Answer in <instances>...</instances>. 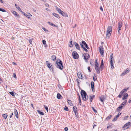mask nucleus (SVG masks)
Listing matches in <instances>:
<instances>
[{
    "instance_id": "obj_51",
    "label": "nucleus",
    "mask_w": 131,
    "mask_h": 131,
    "mask_svg": "<svg viewBox=\"0 0 131 131\" xmlns=\"http://www.w3.org/2000/svg\"><path fill=\"white\" fill-rule=\"evenodd\" d=\"M64 130L65 131H67L68 130V128L67 127H66L64 128Z\"/></svg>"
},
{
    "instance_id": "obj_24",
    "label": "nucleus",
    "mask_w": 131,
    "mask_h": 131,
    "mask_svg": "<svg viewBox=\"0 0 131 131\" xmlns=\"http://www.w3.org/2000/svg\"><path fill=\"white\" fill-rule=\"evenodd\" d=\"M110 63L111 65V68L112 69H113L114 68V67L113 66V62H110Z\"/></svg>"
},
{
    "instance_id": "obj_37",
    "label": "nucleus",
    "mask_w": 131,
    "mask_h": 131,
    "mask_svg": "<svg viewBox=\"0 0 131 131\" xmlns=\"http://www.w3.org/2000/svg\"><path fill=\"white\" fill-rule=\"evenodd\" d=\"M10 94L13 96H15V93L13 91H12L11 92H9Z\"/></svg>"
},
{
    "instance_id": "obj_44",
    "label": "nucleus",
    "mask_w": 131,
    "mask_h": 131,
    "mask_svg": "<svg viewBox=\"0 0 131 131\" xmlns=\"http://www.w3.org/2000/svg\"><path fill=\"white\" fill-rule=\"evenodd\" d=\"M0 11H2L3 12H4L6 11L4 9L1 8H0Z\"/></svg>"
},
{
    "instance_id": "obj_41",
    "label": "nucleus",
    "mask_w": 131,
    "mask_h": 131,
    "mask_svg": "<svg viewBox=\"0 0 131 131\" xmlns=\"http://www.w3.org/2000/svg\"><path fill=\"white\" fill-rule=\"evenodd\" d=\"M96 75H94V76L93 79L94 81H96L97 78H96L95 79V78L96 77Z\"/></svg>"
},
{
    "instance_id": "obj_28",
    "label": "nucleus",
    "mask_w": 131,
    "mask_h": 131,
    "mask_svg": "<svg viewBox=\"0 0 131 131\" xmlns=\"http://www.w3.org/2000/svg\"><path fill=\"white\" fill-rule=\"evenodd\" d=\"M69 45L70 47H72L73 46V43H72V41H71L69 43Z\"/></svg>"
},
{
    "instance_id": "obj_13",
    "label": "nucleus",
    "mask_w": 131,
    "mask_h": 131,
    "mask_svg": "<svg viewBox=\"0 0 131 131\" xmlns=\"http://www.w3.org/2000/svg\"><path fill=\"white\" fill-rule=\"evenodd\" d=\"M95 97V95H90V97H89V99L90 100L91 102H92V100Z\"/></svg>"
},
{
    "instance_id": "obj_58",
    "label": "nucleus",
    "mask_w": 131,
    "mask_h": 131,
    "mask_svg": "<svg viewBox=\"0 0 131 131\" xmlns=\"http://www.w3.org/2000/svg\"><path fill=\"white\" fill-rule=\"evenodd\" d=\"M79 103L80 104V105H81V99H79Z\"/></svg>"
},
{
    "instance_id": "obj_3",
    "label": "nucleus",
    "mask_w": 131,
    "mask_h": 131,
    "mask_svg": "<svg viewBox=\"0 0 131 131\" xmlns=\"http://www.w3.org/2000/svg\"><path fill=\"white\" fill-rule=\"evenodd\" d=\"M112 31V27L111 26H108L107 29L106 36L109 38L111 35Z\"/></svg>"
},
{
    "instance_id": "obj_16",
    "label": "nucleus",
    "mask_w": 131,
    "mask_h": 131,
    "mask_svg": "<svg viewBox=\"0 0 131 131\" xmlns=\"http://www.w3.org/2000/svg\"><path fill=\"white\" fill-rule=\"evenodd\" d=\"M95 69L96 70V71L97 72L98 74H99L100 73V69L98 67H95Z\"/></svg>"
},
{
    "instance_id": "obj_22",
    "label": "nucleus",
    "mask_w": 131,
    "mask_h": 131,
    "mask_svg": "<svg viewBox=\"0 0 131 131\" xmlns=\"http://www.w3.org/2000/svg\"><path fill=\"white\" fill-rule=\"evenodd\" d=\"M77 74L78 77L79 78L81 79L82 78V76L80 73L78 72Z\"/></svg>"
},
{
    "instance_id": "obj_64",
    "label": "nucleus",
    "mask_w": 131,
    "mask_h": 131,
    "mask_svg": "<svg viewBox=\"0 0 131 131\" xmlns=\"http://www.w3.org/2000/svg\"><path fill=\"white\" fill-rule=\"evenodd\" d=\"M128 117L127 116H125L124 117V120H125V119H126Z\"/></svg>"
},
{
    "instance_id": "obj_12",
    "label": "nucleus",
    "mask_w": 131,
    "mask_h": 131,
    "mask_svg": "<svg viewBox=\"0 0 131 131\" xmlns=\"http://www.w3.org/2000/svg\"><path fill=\"white\" fill-rule=\"evenodd\" d=\"M91 88L93 92L94 91V83L92 81L91 83Z\"/></svg>"
},
{
    "instance_id": "obj_60",
    "label": "nucleus",
    "mask_w": 131,
    "mask_h": 131,
    "mask_svg": "<svg viewBox=\"0 0 131 131\" xmlns=\"http://www.w3.org/2000/svg\"><path fill=\"white\" fill-rule=\"evenodd\" d=\"M20 12H21L24 15H25V13L24 12H23L21 10V11H20Z\"/></svg>"
},
{
    "instance_id": "obj_52",
    "label": "nucleus",
    "mask_w": 131,
    "mask_h": 131,
    "mask_svg": "<svg viewBox=\"0 0 131 131\" xmlns=\"http://www.w3.org/2000/svg\"><path fill=\"white\" fill-rule=\"evenodd\" d=\"M92 110H93V111H94V112H97V111H96V110H95L94 108V107H92Z\"/></svg>"
},
{
    "instance_id": "obj_30",
    "label": "nucleus",
    "mask_w": 131,
    "mask_h": 131,
    "mask_svg": "<svg viewBox=\"0 0 131 131\" xmlns=\"http://www.w3.org/2000/svg\"><path fill=\"white\" fill-rule=\"evenodd\" d=\"M37 111L39 114L42 115H44V113L43 112H42L41 111L39 110H37Z\"/></svg>"
},
{
    "instance_id": "obj_29",
    "label": "nucleus",
    "mask_w": 131,
    "mask_h": 131,
    "mask_svg": "<svg viewBox=\"0 0 131 131\" xmlns=\"http://www.w3.org/2000/svg\"><path fill=\"white\" fill-rule=\"evenodd\" d=\"M127 102V100H125L124 101L121 105L122 106H124Z\"/></svg>"
},
{
    "instance_id": "obj_14",
    "label": "nucleus",
    "mask_w": 131,
    "mask_h": 131,
    "mask_svg": "<svg viewBox=\"0 0 131 131\" xmlns=\"http://www.w3.org/2000/svg\"><path fill=\"white\" fill-rule=\"evenodd\" d=\"M74 44L75 46V47L76 49H77L78 50H80V46L79 44L75 42H74Z\"/></svg>"
},
{
    "instance_id": "obj_61",
    "label": "nucleus",
    "mask_w": 131,
    "mask_h": 131,
    "mask_svg": "<svg viewBox=\"0 0 131 131\" xmlns=\"http://www.w3.org/2000/svg\"><path fill=\"white\" fill-rule=\"evenodd\" d=\"M131 102V98L129 99V100L128 101V103H130Z\"/></svg>"
},
{
    "instance_id": "obj_31",
    "label": "nucleus",
    "mask_w": 131,
    "mask_h": 131,
    "mask_svg": "<svg viewBox=\"0 0 131 131\" xmlns=\"http://www.w3.org/2000/svg\"><path fill=\"white\" fill-rule=\"evenodd\" d=\"M130 122H128L126 124L123 126V128H125L126 126H128L129 125H130Z\"/></svg>"
},
{
    "instance_id": "obj_45",
    "label": "nucleus",
    "mask_w": 131,
    "mask_h": 131,
    "mask_svg": "<svg viewBox=\"0 0 131 131\" xmlns=\"http://www.w3.org/2000/svg\"><path fill=\"white\" fill-rule=\"evenodd\" d=\"M83 49L85 50L86 52H88V50L85 48V47L82 48Z\"/></svg>"
},
{
    "instance_id": "obj_34",
    "label": "nucleus",
    "mask_w": 131,
    "mask_h": 131,
    "mask_svg": "<svg viewBox=\"0 0 131 131\" xmlns=\"http://www.w3.org/2000/svg\"><path fill=\"white\" fill-rule=\"evenodd\" d=\"M26 17L28 18H29L30 17H29V16H32V15L30 13H29V15H27L26 14H25V15H24Z\"/></svg>"
},
{
    "instance_id": "obj_8",
    "label": "nucleus",
    "mask_w": 131,
    "mask_h": 131,
    "mask_svg": "<svg viewBox=\"0 0 131 131\" xmlns=\"http://www.w3.org/2000/svg\"><path fill=\"white\" fill-rule=\"evenodd\" d=\"M46 64L47 65V66L49 69L50 70H51L52 71H53V68L52 67V64L50 63L48 61H46Z\"/></svg>"
},
{
    "instance_id": "obj_9",
    "label": "nucleus",
    "mask_w": 131,
    "mask_h": 131,
    "mask_svg": "<svg viewBox=\"0 0 131 131\" xmlns=\"http://www.w3.org/2000/svg\"><path fill=\"white\" fill-rule=\"evenodd\" d=\"M72 55L73 58L74 59H78L79 57L78 54L76 51H73L72 53Z\"/></svg>"
},
{
    "instance_id": "obj_26",
    "label": "nucleus",
    "mask_w": 131,
    "mask_h": 131,
    "mask_svg": "<svg viewBox=\"0 0 131 131\" xmlns=\"http://www.w3.org/2000/svg\"><path fill=\"white\" fill-rule=\"evenodd\" d=\"M123 107V106L121 105L119 107L117 108V110L118 111H120V109H122Z\"/></svg>"
},
{
    "instance_id": "obj_7",
    "label": "nucleus",
    "mask_w": 131,
    "mask_h": 131,
    "mask_svg": "<svg viewBox=\"0 0 131 131\" xmlns=\"http://www.w3.org/2000/svg\"><path fill=\"white\" fill-rule=\"evenodd\" d=\"M122 26V23L121 22H119L118 23V34H121V28Z\"/></svg>"
},
{
    "instance_id": "obj_10",
    "label": "nucleus",
    "mask_w": 131,
    "mask_h": 131,
    "mask_svg": "<svg viewBox=\"0 0 131 131\" xmlns=\"http://www.w3.org/2000/svg\"><path fill=\"white\" fill-rule=\"evenodd\" d=\"M129 72V70L128 69H127L126 70L124 71L122 73L121 75V76H123Z\"/></svg>"
},
{
    "instance_id": "obj_27",
    "label": "nucleus",
    "mask_w": 131,
    "mask_h": 131,
    "mask_svg": "<svg viewBox=\"0 0 131 131\" xmlns=\"http://www.w3.org/2000/svg\"><path fill=\"white\" fill-rule=\"evenodd\" d=\"M12 13L17 17H18L19 16V15L17 14V13L15 11H13L12 12Z\"/></svg>"
},
{
    "instance_id": "obj_49",
    "label": "nucleus",
    "mask_w": 131,
    "mask_h": 131,
    "mask_svg": "<svg viewBox=\"0 0 131 131\" xmlns=\"http://www.w3.org/2000/svg\"><path fill=\"white\" fill-rule=\"evenodd\" d=\"M101 65H104L103 61V60H102L101 61Z\"/></svg>"
},
{
    "instance_id": "obj_33",
    "label": "nucleus",
    "mask_w": 131,
    "mask_h": 131,
    "mask_svg": "<svg viewBox=\"0 0 131 131\" xmlns=\"http://www.w3.org/2000/svg\"><path fill=\"white\" fill-rule=\"evenodd\" d=\"M15 6L16 7L17 9L19 11H21V9L19 7L17 6L16 4H15Z\"/></svg>"
},
{
    "instance_id": "obj_62",
    "label": "nucleus",
    "mask_w": 131,
    "mask_h": 131,
    "mask_svg": "<svg viewBox=\"0 0 131 131\" xmlns=\"http://www.w3.org/2000/svg\"><path fill=\"white\" fill-rule=\"evenodd\" d=\"M29 42L31 44L32 42V40L31 39H30L29 40Z\"/></svg>"
},
{
    "instance_id": "obj_17",
    "label": "nucleus",
    "mask_w": 131,
    "mask_h": 131,
    "mask_svg": "<svg viewBox=\"0 0 131 131\" xmlns=\"http://www.w3.org/2000/svg\"><path fill=\"white\" fill-rule=\"evenodd\" d=\"M128 96V94L127 93H125L123 97L122 98V100H124L126 99Z\"/></svg>"
},
{
    "instance_id": "obj_50",
    "label": "nucleus",
    "mask_w": 131,
    "mask_h": 131,
    "mask_svg": "<svg viewBox=\"0 0 131 131\" xmlns=\"http://www.w3.org/2000/svg\"><path fill=\"white\" fill-rule=\"evenodd\" d=\"M13 75V77L14 78H17L16 75L15 73H14Z\"/></svg>"
},
{
    "instance_id": "obj_18",
    "label": "nucleus",
    "mask_w": 131,
    "mask_h": 131,
    "mask_svg": "<svg viewBox=\"0 0 131 131\" xmlns=\"http://www.w3.org/2000/svg\"><path fill=\"white\" fill-rule=\"evenodd\" d=\"M114 60L113 58V54L112 53L110 55V62H113V60Z\"/></svg>"
},
{
    "instance_id": "obj_15",
    "label": "nucleus",
    "mask_w": 131,
    "mask_h": 131,
    "mask_svg": "<svg viewBox=\"0 0 131 131\" xmlns=\"http://www.w3.org/2000/svg\"><path fill=\"white\" fill-rule=\"evenodd\" d=\"M14 114L16 116V117L18 118V112L17 111V110L16 109H15L14 110Z\"/></svg>"
},
{
    "instance_id": "obj_4",
    "label": "nucleus",
    "mask_w": 131,
    "mask_h": 131,
    "mask_svg": "<svg viewBox=\"0 0 131 131\" xmlns=\"http://www.w3.org/2000/svg\"><path fill=\"white\" fill-rule=\"evenodd\" d=\"M80 44L81 46V47L82 48L83 47H85L88 49H90L87 44L84 41H82L81 43L80 42Z\"/></svg>"
},
{
    "instance_id": "obj_36",
    "label": "nucleus",
    "mask_w": 131,
    "mask_h": 131,
    "mask_svg": "<svg viewBox=\"0 0 131 131\" xmlns=\"http://www.w3.org/2000/svg\"><path fill=\"white\" fill-rule=\"evenodd\" d=\"M8 115H7V114H5L3 115V117L5 119H6V118L7 117Z\"/></svg>"
},
{
    "instance_id": "obj_40",
    "label": "nucleus",
    "mask_w": 131,
    "mask_h": 131,
    "mask_svg": "<svg viewBox=\"0 0 131 131\" xmlns=\"http://www.w3.org/2000/svg\"><path fill=\"white\" fill-rule=\"evenodd\" d=\"M112 116L111 115H109L106 118V119H107V120H108L109 119H110L112 117Z\"/></svg>"
},
{
    "instance_id": "obj_53",
    "label": "nucleus",
    "mask_w": 131,
    "mask_h": 131,
    "mask_svg": "<svg viewBox=\"0 0 131 131\" xmlns=\"http://www.w3.org/2000/svg\"><path fill=\"white\" fill-rule=\"evenodd\" d=\"M117 119V118H116V117H115L113 119V121H116V120Z\"/></svg>"
},
{
    "instance_id": "obj_35",
    "label": "nucleus",
    "mask_w": 131,
    "mask_h": 131,
    "mask_svg": "<svg viewBox=\"0 0 131 131\" xmlns=\"http://www.w3.org/2000/svg\"><path fill=\"white\" fill-rule=\"evenodd\" d=\"M61 15L65 17H68V15L67 14V13H64V12H63V15Z\"/></svg>"
},
{
    "instance_id": "obj_57",
    "label": "nucleus",
    "mask_w": 131,
    "mask_h": 131,
    "mask_svg": "<svg viewBox=\"0 0 131 131\" xmlns=\"http://www.w3.org/2000/svg\"><path fill=\"white\" fill-rule=\"evenodd\" d=\"M45 5L46 7H48L49 6L48 4L47 3L45 4Z\"/></svg>"
},
{
    "instance_id": "obj_23",
    "label": "nucleus",
    "mask_w": 131,
    "mask_h": 131,
    "mask_svg": "<svg viewBox=\"0 0 131 131\" xmlns=\"http://www.w3.org/2000/svg\"><path fill=\"white\" fill-rule=\"evenodd\" d=\"M77 107L76 106H74L73 107V110L76 115V112H77Z\"/></svg>"
},
{
    "instance_id": "obj_25",
    "label": "nucleus",
    "mask_w": 131,
    "mask_h": 131,
    "mask_svg": "<svg viewBox=\"0 0 131 131\" xmlns=\"http://www.w3.org/2000/svg\"><path fill=\"white\" fill-rule=\"evenodd\" d=\"M48 23L50 25L52 26H53V27H57V26H56V25H54V24L51 23H50V22H49V21H48Z\"/></svg>"
},
{
    "instance_id": "obj_32",
    "label": "nucleus",
    "mask_w": 131,
    "mask_h": 131,
    "mask_svg": "<svg viewBox=\"0 0 131 131\" xmlns=\"http://www.w3.org/2000/svg\"><path fill=\"white\" fill-rule=\"evenodd\" d=\"M56 56L54 55H53L52 56L51 58V59L52 60H56Z\"/></svg>"
},
{
    "instance_id": "obj_5",
    "label": "nucleus",
    "mask_w": 131,
    "mask_h": 131,
    "mask_svg": "<svg viewBox=\"0 0 131 131\" xmlns=\"http://www.w3.org/2000/svg\"><path fill=\"white\" fill-rule=\"evenodd\" d=\"M90 57V55L87 53H84L83 54V58L85 60L86 62Z\"/></svg>"
},
{
    "instance_id": "obj_46",
    "label": "nucleus",
    "mask_w": 131,
    "mask_h": 131,
    "mask_svg": "<svg viewBox=\"0 0 131 131\" xmlns=\"http://www.w3.org/2000/svg\"><path fill=\"white\" fill-rule=\"evenodd\" d=\"M42 43L44 45H45L46 44V42L45 40H43L42 41Z\"/></svg>"
},
{
    "instance_id": "obj_42",
    "label": "nucleus",
    "mask_w": 131,
    "mask_h": 131,
    "mask_svg": "<svg viewBox=\"0 0 131 131\" xmlns=\"http://www.w3.org/2000/svg\"><path fill=\"white\" fill-rule=\"evenodd\" d=\"M44 107H45V108L46 110L47 111V112H48V107L47 106H46L45 105H44Z\"/></svg>"
},
{
    "instance_id": "obj_19",
    "label": "nucleus",
    "mask_w": 131,
    "mask_h": 131,
    "mask_svg": "<svg viewBox=\"0 0 131 131\" xmlns=\"http://www.w3.org/2000/svg\"><path fill=\"white\" fill-rule=\"evenodd\" d=\"M62 97L59 93H58L57 95V98L59 99H61Z\"/></svg>"
},
{
    "instance_id": "obj_47",
    "label": "nucleus",
    "mask_w": 131,
    "mask_h": 131,
    "mask_svg": "<svg viewBox=\"0 0 131 131\" xmlns=\"http://www.w3.org/2000/svg\"><path fill=\"white\" fill-rule=\"evenodd\" d=\"M122 94H121L120 93L119 94V95L118 96V97L119 98H121L122 96Z\"/></svg>"
},
{
    "instance_id": "obj_48",
    "label": "nucleus",
    "mask_w": 131,
    "mask_h": 131,
    "mask_svg": "<svg viewBox=\"0 0 131 131\" xmlns=\"http://www.w3.org/2000/svg\"><path fill=\"white\" fill-rule=\"evenodd\" d=\"M64 109L66 111H68V107H66V106L65 107H64Z\"/></svg>"
},
{
    "instance_id": "obj_55",
    "label": "nucleus",
    "mask_w": 131,
    "mask_h": 131,
    "mask_svg": "<svg viewBox=\"0 0 131 131\" xmlns=\"http://www.w3.org/2000/svg\"><path fill=\"white\" fill-rule=\"evenodd\" d=\"M88 70L89 72H91V71L90 70V67H88Z\"/></svg>"
},
{
    "instance_id": "obj_54",
    "label": "nucleus",
    "mask_w": 131,
    "mask_h": 131,
    "mask_svg": "<svg viewBox=\"0 0 131 131\" xmlns=\"http://www.w3.org/2000/svg\"><path fill=\"white\" fill-rule=\"evenodd\" d=\"M100 9L102 11H103V8L102 7V6H101L100 7Z\"/></svg>"
},
{
    "instance_id": "obj_59",
    "label": "nucleus",
    "mask_w": 131,
    "mask_h": 131,
    "mask_svg": "<svg viewBox=\"0 0 131 131\" xmlns=\"http://www.w3.org/2000/svg\"><path fill=\"white\" fill-rule=\"evenodd\" d=\"M20 12H21L24 15H25V13L24 12H23L21 10V11H20Z\"/></svg>"
},
{
    "instance_id": "obj_63",
    "label": "nucleus",
    "mask_w": 131,
    "mask_h": 131,
    "mask_svg": "<svg viewBox=\"0 0 131 131\" xmlns=\"http://www.w3.org/2000/svg\"><path fill=\"white\" fill-rule=\"evenodd\" d=\"M103 65H101L100 66V68L101 69H102L103 68Z\"/></svg>"
},
{
    "instance_id": "obj_6",
    "label": "nucleus",
    "mask_w": 131,
    "mask_h": 131,
    "mask_svg": "<svg viewBox=\"0 0 131 131\" xmlns=\"http://www.w3.org/2000/svg\"><path fill=\"white\" fill-rule=\"evenodd\" d=\"M99 51L100 52L101 54L102 57H103L104 52V48H103V46H100L99 47Z\"/></svg>"
},
{
    "instance_id": "obj_38",
    "label": "nucleus",
    "mask_w": 131,
    "mask_h": 131,
    "mask_svg": "<svg viewBox=\"0 0 131 131\" xmlns=\"http://www.w3.org/2000/svg\"><path fill=\"white\" fill-rule=\"evenodd\" d=\"M98 63L96 60L95 63V67H98Z\"/></svg>"
},
{
    "instance_id": "obj_43",
    "label": "nucleus",
    "mask_w": 131,
    "mask_h": 131,
    "mask_svg": "<svg viewBox=\"0 0 131 131\" xmlns=\"http://www.w3.org/2000/svg\"><path fill=\"white\" fill-rule=\"evenodd\" d=\"M121 113H120L119 114L118 113V114H117L116 116V118H117H117L119 117V116L121 114Z\"/></svg>"
},
{
    "instance_id": "obj_39",
    "label": "nucleus",
    "mask_w": 131,
    "mask_h": 131,
    "mask_svg": "<svg viewBox=\"0 0 131 131\" xmlns=\"http://www.w3.org/2000/svg\"><path fill=\"white\" fill-rule=\"evenodd\" d=\"M58 11L61 15H63V12L61 9H58Z\"/></svg>"
},
{
    "instance_id": "obj_20",
    "label": "nucleus",
    "mask_w": 131,
    "mask_h": 131,
    "mask_svg": "<svg viewBox=\"0 0 131 131\" xmlns=\"http://www.w3.org/2000/svg\"><path fill=\"white\" fill-rule=\"evenodd\" d=\"M67 101L70 106H72L73 105V104L72 103V101L71 100H69L68 99L67 100Z\"/></svg>"
},
{
    "instance_id": "obj_1",
    "label": "nucleus",
    "mask_w": 131,
    "mask_h": 131,
    "mask_svg": "<svg viewBox=\"0 0 131 131\" xmlns=\"http://www.w3.org/2000/svg\"><path fill=\"white\" fill-rule=\"evenodd\" d=\"M56 66L57 68L61 70L63 69L62 63L60 59H59L57 61Z\"/></svg>"
},
{
    "instance_id": "obj_11",
    "label": "nucleus",
    "mask_w": 131,
    "mask_h": 131,
    "mask_svg": "<svg viewBox=\"0 0 131 131\" xmlns=\"http://www.w3.org/2000/svg\"><path fill=\"white\" fill-rule=\"evenodd\" d=\"M100 99V101L102 103H103L105 99V97L104 95H102L99 97Z\"/></svg>"
},
{
    "instance_id": "obj_2",
    "label": "nucleus",
    "mask_w": 131,
    "mask_h": 131,
    "mask_svg": "<svg viewBox=\"0 0 131 131\" xmlns=\"http://www.w3.org/2000/svg\"><path fill=\"white\" fill-rule=\"evenodd\" d=\"M81 94L83 100L84 101H86L88 99V96L85 92L83 90H81Z\"/></svg>"
},
{
    "instance_id": "obj_56",
    "label": "nucleus",
    "mask_w": 131,
    "mask_h": 131,
    "mask_svg": "<svg viewBox=\"0 0 131 131\" xmlns=\"http://www.w3.org/2000/svg\"><path fill=\"white\" fill-rule=\"evenodd\" d=\"M13 115V113H11V114L9 116V117L10 118H12V116Z\"/></svg>"
},
{
    "instance_id": "obj_21",
    "label": "nucleus",
    "mask_w": 131,
    "mask_h": 131,
    "mask_svg": "<svg viewBox=\"0 0 131 131\" xmlns=\"http://www.w3.org/2000/svg\"><path fill=\"white\" fill-rule=\"evenodd\" d=\"M52 15L55 17H57L58 18H60V16L58 15L55 13H52Z\"/></svg>"
}]
</instances>
